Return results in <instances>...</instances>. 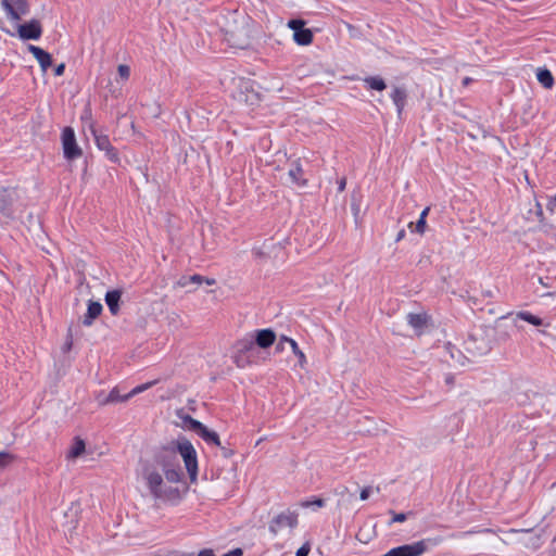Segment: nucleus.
<instances>
[{
	"label": "nucleus",
	"mask_w": 556,
	"mask_h": 556,
	"mask_svg": "<svg viewBox=\"0 0 556 556\" xmlns=\"http://www.w3.org/2000/svg\"><path fill=\"white\" fill-rule=\"evenodd\" d=\"M198 556H215V554L212 549L205 548V549L200 551Z\"/></svg>",
	"instance_id": "obj_42"
},
{
	"label": "nucleus",
	"mask_w": 556,
	"mask_h": 556,
	"mask_svg": "<svg viewBox=\"0 0 556 556\" xmlns=\"http://www.w3.org/2000/svg\"><path fill=\"white\" fill-rule=\"evenodd\" d=\"M250 357L251 356L238 353L237 351L233 356L235 363L238 367H245L250 363Z\"/></svg>",
	"instance_id": "obj_28"
},
{
	"label": "nucleus",
	"mask_w": 556,
	"mask_h": 556,
	"mask_svg": "<svg viewBox=\"0 0 556 556\" xmlns=\"http://www.w3.org/2000/svg\"><path fill=\"white\" fill-rule=\"evenodd\" d=\"M190 283H191V282H190V280L188 279V277H187V276H184V277H181V278L178 280V285H179L180 287H188Z\"/></svg>",
	"instance_id": "obj_41"
},
{
	"label": "nucleus",
	"mask_w": 556,
	"mask_h": 556,
	"mask_svg": "<svg viewBox=\"0 0 556 556\" xmlns=\"http://www.w3.org/2000/svg\"><path fill=\"white\" fill-rule=\"evenodd\" d=\"M405 237V230L404 229H401L397 235H396V238H395V241L399 242L401 241L402 239H404Z\"/></svg>",
	"instance_id": "obj_46"
},
{
	"label": "nucleus",
	"mask_w": 556,
	"mask_h": 556,
	"mask_svg": "<svg viewBox=\"0 0 556 556\" xmlns=\"http://www.w3.org/2000/svg\"><path fill=\"white\" fill-rule=\"evenodd\" d=\"M103 306L100 302L89 301L87 312L83 318V325L89 327L102 313Z\"/></svg>",
	"instance_id": "obj_14"
},
{
	"label": "nucleus",
	"mask_w": 556,
	"mask_h": 556,
	"mask_svg": "<svg viewBox=\"0 0 556 556\" xmlns=\"http://www.w3.org/2000/svg\"><path fill=\"white\" fill-rule=\"evenodd\" d=\"M325 505H326L325 500L319 498V497L307 498V500H304V501H302L300 503L301 507H303V508H313V509L321 508Z\"/></svg>",
	"instance_id": "obj_24"
},
{
	"label": "nucleus",
	"mask_w": 556,
	"mask_h": 556,
	"mask_svg": "<svg viewBox=\"0 0 556 556\" xmlns=\"http://www.w3.org/2000/svg\"><path fill=\"white\" fill-rule=\"evenodd\" d=\"M305 22L300 18L290 20L288 27L293 30V39L300 46H307L313 41V33L304 27Z\"/></svg>",
	"instance_id": "obj_9"
},
{
	"label": "nucleus",
	"mask_w": 556,
	"mask_h": 556,
	"mask_svg": "<svg viewBox=\"0 0 556 556\" xmlns=\"http://www.w3.org/2000/svg\"><path fill=\"white\" fill-rule=\"evenodd\" d=\"M185 422L188 425V428L194 431L206 444L220 446L219 435L216 431L210 430L202 422L190 416L185 418Z\"/></svg>",
	"instance_id": "obj_6"
},
{
	"label": "nucleus",
	"mask_w": 556,
	"mask_h": 556,
	"mask_svg": "<svg viewBox=\"0 0 556 556\" xmlns=\"http://www.w3.org/2000/svg\"><path fill=\"white\" fill-rule=\"evenodd\" d=\"M480 532L489 533V532H492V530L491 529L468 530V531L462 532L459 534H453L452 536L453 538H465V536H468V535H471V534H475V533H480Z\"/></svg>",
	"instance_id": "obj_31"
},
{
	"label": "nucleus",
	"mask_w": 556,
	"mask_h": 556,
	"mask_svg": "<svg viewBox=\"0 0 556 556\" xmlns=\"http://www.w3.org/2000/svg\"><path fill=\"white\" fill-rule=\"evenodd\" d=\"M91 134L93 136L94 143L100 151L105 153V156L113 163H117L119 161L118 151L111 144L109 136L100 132L96 128H91Z\"/></svg>",
	"instance_id": "obj_8"
},
{
	"label": "nucleus",
	"mask_w": 556,
	"mask_h": 556,
	"mask_svg": "<svg viewBox=\"0 0 556 556\" xmlns=\"http://www.w3.org/2000/svg\"><path fill=\"white\" fill-rule=\"evenodd\" d=\"M286 342L290 344V346L292 349V352L295 355H298L301 352V350H300V348H299V345H298L295 340H293V339H286Z\"/></svg>",
	"instance_id": "obj_37"
},
{
	"label": "nucleus",
	"mask_w": 556,
	"mask_h": 556,
	"mask_svg": "<svg viewBox=\"0 0 556 556\" xmlns=\"http://www.w3.org/2000/svg\"><path fill=\"white\" fill-rule=\"evenodd\" d=\"M255 342L253 340V338H243V339H240L236 342L235 344V350L238 352V353H241V354H244V355H249V356H253L255 354Z\"/></svg>",
	"instance_id": "obj_16"
},
{
	"label": "nucleus",
	"mask_w": 556,
	"mask_h": 556,
	"mask_svg": "<svg viewBox=\"0 0 556 556\" xmlns=\"http://www.w3.org/2000/svg\"><path fill=\"white\" fill-rule=\"evenodd\" d=\"M390 514L393 516L391 522H404L407 519V514L404 513L390 511Z\"/></svg>",
	"instance_id": "obj_33"
},
{
	"label": "nucleus",
	"mask_w": 556,
	"mask_h": 556,
	"mask_svg": "<svg viewBox=\"0 0 556 556\" xmlns=\"http://www.w3.org/2000/svg\"><path fill=\"white\" fill-rule=\"evenodd\" d=\"M165 472V477L169 482L176 483L180 481L181 478V471L180 469L176 468H166L165 464H162Z\"/></svg>",
	"instance_id": "obj_25"
},
{
	"label": "nucleus",
	"mask_w": 556,
	"mask_h": 556,
	"mask_svg": "<svg viewBox=\"0 0 556 556\" xmlns=\"http://www.w3.org/2000/svg\"><path fill=\"white\" fill-rule=\"evenodd\" d=\"M252 338L256 346L267 349L274 344L276 333L270 328L260 329L255 331V334Z\"/></svg>",
	"instance_id": "obj_12"
},
{
	"label": "nucleus",
	"mask_w": 556,
	"mask_h": 556,
	"mask_svg": "<svg viewBox=\"0 0 556 556\" xmlns=\"http://www.w3.org/2000/svg\"><path fill=\"white\" fill-rule=\"evenodd\" d=\"M65 71V64L61 63L54 67V75L55 76H62Z\"/></svg>",
	"instance_id": "obj_39"
},
{
	"label": "nucleus",
	"mask_w": 556,
	"mask_h": 556,
	"mask_svg": "<svg viewBox=\"0 0 556 556\" xmlns=\"http://www.w3.org/2000/svg\"><path fill=\"white\" fill-rule=\"evenodd\" d=\"M311 547L308 544H303L298 551L296 556H308Z\"/></svg>",
	"instance_id": "obj_35"
},
{
	"label": "nucleus",
	"mask_w": 556,
	"mask_h": 556,
	"mask_svg": "<svg viewBox=\"0 0 556 556\" xmlns=\"http://www.w3.org/2000/svg\"><path fill=\"white\" fill-rule=\"evenodd\" d=\"M17 31L23 40H38L42 35L41 24L38 20H31L18 25Z\"/></svg>",
	"instance_id": "obj_10"
},
{
	"label": "nucleus",
	"mask_w": 556,
	"mask_h": 556,
	"mask_svg": "<svg viewBox=\"0 0 556 556\" xmlns=\"http://www.w3.org/2000/svg\"><path fill=\"white\" fill-rule=\"evenodd\" d=\"M441 542V539H424L412 544H405L401 546H396L388 551L386 554L381 556H421L425 554L429 547V545H438Z\"/></svg>",
	"instance_id": "obj_3"
},
{
	"label": "nucleus",
	"mask_w": 556,
	"mask_h": 556,
	"mask_svg": "<svg viewBox=\"0 0 556 556\" xmlns=\"http://www.w3.org/2000/svg\"><path fill=\"white\" fill-rule=\"evenodd\" d=\"M71 348H72V334L70 333L68 337H67V340L65 342L64 350L68 351Z\"/></svg>",
	"instance_id": "obj_45"
},
{
	"label": "nucleus",
	"mask_w": 556,
	"mask_h": 556,
	"mask_svg": "<svg viewBox=\"0 0 556 556\" xmlns=\"http://www.w3.org/2000/svg\"><path fill=\"white\" fill-rule=\"evenodd\" d=\"M13 456L5 452H0V467L8 465L12 460Z\"/></svg>",
	"instance_id": "obj_34"
},
{
	"label": "nucleus",
	"mask_w": 556,
	"mask_h": 556,
	"mask_svg": "<svg viewBox=\"0 0 556 556\" xmlns=\"http://www.w3.org/2000/svg\"><path fill=\"white\" fill-rule=\"evenodd\" d=\"M298 518L299 515L296 511L286 509L271 519L268 526V530L275 536L283 529L293 530L298 527Z\"/></svg>",
	"instance_id": "obj_4"
},
{
	"label": "nucleus",
	"mask_w": 556,
	"mask_h": 556,
	"mask_svg": "<svg viewBox=\"0 0 556 556\" xmlns=\"http://www.w3.org/2000/svg\"><path fill=\"white\" fill-rule=\"evenodd\" d=\"M407 323L415 330L420 331L427 324V315L410 313L407 315Z\"/></svg>",
	"instance_id": "obj_20"
},
{
	"label": "nucleus",
	"mask_w": 556,
	"mask_h": 556,
	"mask_svg": "<svg viewBox=\"0 0 556 556\" xmlns=\"http://www.w3.org/2000/svg\"><path fill=\"white\" fill-rule=\"evenodd\" d=\"M152 386L151 382H148V383H143V384H140V386H137L135 387L130 392H128L126 394V397L131 399L132 396L146 391L147 389H149L150 387Z\"/></svg>",
	"instance_id": "obj_29"
},
{
	"label": "nucleus",
	"mask_w": 556,
	"mask_h": 556,
	"mask_svg": "<svg viewBox=\"0 0 556 556\" xmlns=\"http://www.w3.org/2000/svg\"><path fill=\"white\" fill-rule=\"evenodd\" d=\"M370 492H371V489L369 486L362 489V491L359 493V498L362 501H366L369 497Z\"/></svg>",
	"instance_id": "obj_38"
},
{
	"label": "nucleus",
	"mask_w": 556,
	"mask_h": 556,
	"mask_svg": "<svg viewBox=\"0 0 556 556\" xmlns=\"http://www.w3.org/2000/svg\"><path fill=\"white\" fill-rule=\"evenodd\" d=\"M426 226H427V223L426 220L424 219H419L414 224L413 222H410L408 224V228L413 231V232H417L419 235H422L425 233V230H426Z\"/></svg>",
	"instance_id": "obj_27"
},
{
	"label": "nucleus",
	"mask_w": 556,
	"mask_h": 556,
	"mask_svg": "<svg viewBox=\"0 0 556 556\" xmlns=\"http://www.w3.org/2000/svg\"><path fill=\"white\" fill-rule=\"evenodd\" d=\"M288 176L291 180V182L298 185V186H305L306 179L303 178V169L299 162H293L291 164V167L288 172Z\"/></svg>",
	"instance_id": "obj_18"
},
{
	"label": "nucleus",
	"mask_w": 556,
	"mask_h": 556,
	"mask_svg": "<svg viewBox=\"0 0 556 556\" xmlns=\"http://www.w3.org/2000/svg\"><path fill=\"white\" fill-rule=\"evenodd\" d=\"M364 84L367 88L382 91L387 88V84L380 76H368L364 78Z\"/></svg>",
	"instance_id": "obj_21"
},
{
	"label": "nucleus",
	"mask_w": 556,
	"mask_h": 556,
	"mask_svg": "<svg viewBox=\"0 0 556 556\" xmlns=\"http://www.w3.org/2000/svg\"><path fill=\"white\" fill-rule=\"evenodd\" d=\"M286 339H289L288 337L286 336H282L281 339H280V342L278 343L277 345V349H282V343L286 342Z\"/></svg>",
	"instance_id": "obj_48"
},
{
	"label": "nucleus",
	"mask_w": 556,
	"mask_h": 556,
	"mask_svg": "<svg viewBox=\"0 0 556 556\" xmlns=\"http://www.w3.org/2000/svg\"><path fill=\"white\" fill-rule=\"evenodd\" d=\"M554 202L556 203V193H555V197H554Z\"/></svg>",
	"instance_id": "obj_55"
},
{
	"label": "nucleus",
	"mask_w": 556,
	"mask_h": 556,
	"mask_svg": "<svg viewBox=\"0 0 556 556\" xmlns=\"http://www.w3.org/2000/svg\"><path fill=\"white\" fill-rule=\"evenodd\" d=\"M96 400H97L98 404L101 405V406L110 404L109 399H108V394L104 391H100L96 395Z\"/></svg>",
	"instance_id": "obj_32"
},
{
	"label": "nucleus",
	"mask_w": 556,
	"mask_h": 556,
	"mask_svg": "<svg viewBox=\"0 0 556 556\" xmlns=\"http://www.w3.org/2000/svg\"><path fill=\"white\" fill-rule=\"evenodd\" d=\"M85 448H86V444H85L84 440L76 438L74 441V444L72 445V447L67 454V458L79 457L85 452Z\"/></svg>",
	"instance_id": "obj_22"
},
{
	"label": "nucleus",
	"mask_w": 556,
	"mask_h": 556,
	"mask_svg": "<svg viewBox=\"0 0 556 556\" xmlns=\"http://www.w3.org/2000/svg\"><path fill=\"white\" fill-rule=\"evenodd\" d=\"M28 51L37 60L43 72H47V70L52 65L51 54L45 51L42 48L30 45L28 46Z\"/></svg>",
	"instance_id": "obj_13"
},
{
	"label": "nucleus",
	"mask_w": 556,
	"mask_h": 556,
	"mask_svg": "<svg viewBox=\"0 0 556 556\" xmlns=\"http://www.w3.org/2000/svg\"><path fill=\"white\" fill-rule=\"evenodd\" d=\"M391 99L396 108L399 116H401L407 99V92L403 87H394L391 92Z\"/></svg>",
	"instance_id": "obj_15"
},
{
	"label": "nucleus",
	"mask_w": 556,
	"mask_h": 556,
	"mask_svg": "<svg viewBox=\"0 0 556 556\" xmlns=\"http://www.w3.org/2000/svg\"><path fill=\"white\" fill-rule=\"evenodd\" d=\"M346 180L345 178L340 179L338 182V190L339 192H342L345 189Z\"/></svg>",
	"instance_id": "obj_43"
},
{
	"label": "nucleus",
	"mask_w": 556,
	"mask_h": 556,
	"mask_svg": "<svg viewBox=\"0 0 556 556\" xmlns=\"http://www.w3.org/2000/svg\"><path fill=\"white\" fill-rule=\"evenodd\" d=\"M141 477L155 501L168 498V492L172 491V488L165 485L162 475L155 467L148 464L144 465L141 470Z\"/></svg>",
	"instance_id": "obj_1"
},
{
	"label": "nucleus",
	"mask_w": 556,
	"mask_h": 556,
	"mask_svg": "<svg viewBox=\"0 0 556 556\" xmlns=\"http://www.w3.org/2000/svg\"><path fill=\"white\" fill-rule=\"evenodd\" d=\"M466 351L473 356H482L492 350L491 341L483 334L473 333L465 342Z\"/></svg>",
	"instance_id": "obj_7"
},
{
	"label": "nucleus",
	"mask_w": 556,
	"mask_h": 556,
	"mask_svg": "<svg viewBox=\"0 0 556 556\" xmlns=\"http://www.w3.org/2000/svg\"><path fill=\"white\" fill-rule=\"evenodd\" d=\"M536 79L546 89H551L554 86V77L547 68H539Z\"/></svg>",
	"instance_id": "obj_19"
},
{
	"label": "nucleus",
	"mask_w": 556,
	"mask_h": 556,
	"mask_svg": "<svg viewBox=\"0 0 556 556\" xmlns=\"http://www.w3.org/2000/svg\"><path fill=\"white\" fill-rule=\"evenodd\" d=\"M223 450H224V456H225V457L229 456V452H228V451H226L224 447H223Z\"/></svg>",
	"instance_id": "obj_53"
},
{
	"label": "nucleus",
	"mask_w": 556,
	"mask_h": 556,
	"mask_svg": "<svg viewBox=\"0 0 556 556\" xmlns=\"http://www.w3.org/2000/svg\"><path fill=\"white\" fill-rule=\"evenodd\" d=\"M2 5L7 11L8 16L13 21H18L28 12V4L26 0H3Z\"/></svg>",
	"instance_id": "obj_11"
},
{
	"label": "nucleus",
	"mask_w": 556,
	"mask_h": 556,
	"mask_svg": "<svg viewBox=\"0 0 556 556\" xmlns=\"http://www.w3.org/2000/svg\"><path fill=\"white\" fill-rule=\"evenodd\" d=\"M122 292L119 290H111L105 294V303L112 315H116L119 311V301Z\"/></svg>",
	"instance_id": "obj_17"
},
{
	"label": "nucleus",
	"mask_w": 556,
	"mask_h": 556,
	"mask_svg": "<svg viewBox=\"0 0 556 556\" xmlns=\"http://www.w3.org/2000/svg\"><path fill=\"white\" fill-rule=\"evenodd\" d=\"M539 281H540L541 285L546 287L545 281H543V279L541 277L539 278Z\"/></svg>",
	"instance_id": "obj_54"
},
{
	"label": "nucleus",
	"mask_w": 556,
	"mask_h": 556,
	"mask_svg": "<svg viewBox=\"0 0 556 556\" xmlns=\"http://www.w3.org/2000/svg\"><path fill=\"white\" fill-rule=\"evenodd\" d=\"M63 155L66 160H76L81 156L83 150L77 144L75 131L72 127H65L62 130Z\"/></svg>",
	"instance_id": "obj_5"
},
{
	"label": "nucleus",
	"mask_w": 556,
	"mask_h": 556,
	"mask_svg": "<svg viewBox=\"0 0 556 556\" xmlns=\"http://www.w3.org/2000/svg\"><path fill=\"white\" fill-rule=\"evenodd\" d=\"M118 75L122 79H128L130 76V68L128 65L121 64L117 68Z\"/></svg>",
	"instance_id": "obj_30"
},
{
	"label": "nucleus",
	"mask_w": 556,
	"mask_h": 556,
	"mask_svg": "<svg viewBox=\"0 0 556 556\" xmlns=\"http://www.w3.org/2000/svg\"><path fill=\"white\" fill-rule=\"evenodd\" d=\"M108 399H109L110 404L121 403V402L128 401V397H126V394L122 395L119 393V390H118L117 387L113 388L110 391V393H108Z\"/></svg>",
	"instance_id": "obj_26"
},
{
	"label": "nucleus",
	"mask_w": 556,
	"mask_h": 556,
	"mask_svg": "<svg viewBox=\"0 0 556 556\" xmlns=\"http://www.w3.org/2000/svg\"><path fill=\"white\" fill-rule=\"evenodd\" d=\"M429 211H430V207H428V206H427V207H425V208L421 211L420 215H419V219H424V220H426V218H427V216H428V214H429Z\"/></svg>",
	"instance_id": "obj_44"
},
{
	"label": "nucleus",
	"mask_w": 556,
	"mask_h": 556,
	"mask_svg": "<svg viewBox=\"0 0 556 556\" xmlns=\"http://www.w3.org/2000/svg\"><path fill=\"white\" fill-rule=\"evenodd\" d=\"M545 295H548V296H556V291H555V292H553V293L548 292V293H546Z\"/></svg>",
	"instance_id": "obj_52"
},
{
	"label": "nucleus",
	"mask_w": 556,
	"mask_h": 556,
	"mask_svg": "<svg viewBox=\"0 0 556 556\" xmlns=\"http://www.w3.org/2000/svg\"><path fill=\"white\" fill-rule=\"evenodd\" d=\"M471 81H472V78H470V77H465V78L463 79V85H464V86H468L469 84H471Z\"/></svg>",
	"instance_id": "obj_47"
},
{
	"label": "nucleus",
	"mask_w": 556,
	"mask_h": 556,
	"mask_svg": "<svg viewBox=\"0 0 556 556\" xmlns=\"http://www.w3.org/2000/svg\"><path fill=\"white\" fill-rule=\"evenodd\" d=\"M300 359H304L305 358V355L304 353L301 351L298 355H296Z\"/></svg>",
	"instance_id": "obj_51"
},
{
	"label": "nucleus",
	"mask_w": 556,
	"mask_h": 556,
	"mask_svg": "<svg viewBox=\"0 0 556 556\" xmlns=\"http://www.w3.org/2000/svg\"><path fill=\"white\" fill-rule=\"evenodd\" d=\"M173 451L182 457L190 481L195 482L198 477V457L192 443L185 437H179L173 443Z\"/></svg>",
	"instance_id": "obj_2"
},
{
	"label": "nucleus",
	"mask_w": 556,
	"mask_h": 556,
	"mask_svg": "<svg viewBox=\"0 0 556 556\" xmlns=\"http://www.w3.org/2000/svg\"><path fill=\"white\" fill-rule=\"evenodd\" d=\"M445 381H446V383L452 384L453 383V377L452 376H446Z\"/></svg>",
	"instance_id": "obj_49"
},
{
	"label": "nucleus",
	"mask_w": 556,
	"mask_h": 556,
	"mask_svg": "<svg viewBox=\"0 0 556 556\" xmlns=\"http://www.w3.org/2000/svg\"><path fill=\"white\" fill-rule=\"evenodd\" d=\"M242 555H243V551L238 547V548L229 551L228 553L224 554L223 556H242Z\"/></svg>",
	"instance_id": "obj_40"
},
{
	"label": "nucleus",
	"mask_w": 556,
	"mask_h": 556,
	"mask_svg": "<svg viewBox=\"0 0 556 556\" xmlns=\"http://www.w3.org/2000/svg\"><path fill=\"white\" fill-rule=\"evenodd\" d=\"M188 279L190 280L191 283L195 285H201L204 281V277L198 274L188 276Z\"/></svg>",
	"instance_id": "obj_36"
},
{
	"label": "nucleus",
	"mask_w": 556,
	"mask_h": 556,
	"mask_svg": "<svg viewBox=\"0 0 556 556\" xmlns=\"http://www.w3.org/2000/svg\"><path fill=\"white\" fill-rule=\"evenodd\" d=\"M204 281L207 283V285H213L215 282V280L213 279H205L204 278Z\"/></svg>",
	"instance_id": "obj_50"
},
{
	"label": "nucleus",
	"mask_w": 556,
	"mask_h": 556,
	"mask_svg": "<svg viewBox=\"0 0 556 556\" xmlns=\"http://www.w3.org/2000/svg\"><path fill=\"white\" fill-rule=\"evenodd\" d=\"M517 318L525 320L533 326L543 325V320L540 317H538L527 311H521V312L517 313Z\"/></svg>",
	"instance_id": "obj_23"
}]
</instances>
